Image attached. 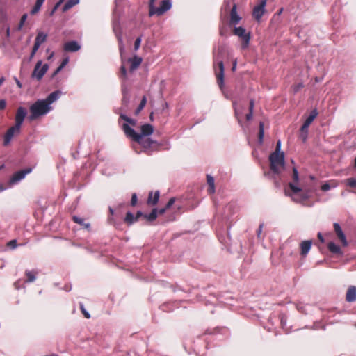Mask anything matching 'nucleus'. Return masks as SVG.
Masks as SVG:
<instances>
[{
	"label": "nucleus",
	"mask_w": 356,
	"mask_h": 356,
	"mask_svg": "<svg viewBox=\"0 0 356 356\" xmlns=\"http://www.w3.org/2000/svg\"><path fill=\"white\" fill-rule=\"evenodd\" d=\"M293 181L289 183V191L285 189L286 195L290 196L293 201L306 205L305 202L311 197L310 190H304L299 185V175L296 168H293Z\"/></svg>",
	"instance_id": "f257e3e1"
},
{
	"label": "nucleus",
	"mask_w": 356,
	"mask_h": 356,
	"mask_svg": "<svg viewBox=\"0 0 356 356\" xmlns=\"http://www.w3.org/2000/svg\"><path fill=\"white\" fill-rule=\"evenodd\" d=\"M270 163V171L266 174V176L275 180V184L280 186L279 181L280 174L281 170L284 168V154L273 152L269 156Z\"/></svg>",
	"instance_id": "f03ea898"
},
{
	"label": "nucleus",
	"mask_w": 356,
	"mask_h": 356,
	"mask_svg": "<svg viewBox=\"0 0 356 356\" xmlns=\"http://www.w3.org/2000/svg\"><path fill=\"white\" fill-rule=\"evenodd\" d=\"M223 47L218 46L213 51V67L217 79V83L220 89L224 86V63L222 60Z\"/></svg>",
	"instance_id": "7ed1b4c3"
},
{
	"label": "nucleus",
	"mask_w": 356,
	"mask_h": 356,
	"mask_svg": "<svg viewBox=\"0 0 356 356\" xmlns=\"http://www.w3.org/2000/svg\"><path fill=\"white\" fill-rule=\"evenodd\" d=\"M119 78L122 81L121 91L122 94V106L120 109L122 111H126L128 109L131 95L129 86L126 83L127 80L128 79V73L127 68H125L124 60H122V64L120 67Z\"/></svg>",
	"instance_id": "20e7f679"
},
{
	"label": "nucleus",
	"mask_w": 356,
	"mask_h": 356,
	"mask_svg": "<svg viewBox=\"0 0 356 356\" xmlns=\"http://www.w3.org/2000/svg\"><path fill=\"white\" fill-rule=\"evenodd\" d=\"M113 31L115 33V35H116V37L118 38V43H119V51H120V53L121 55V65L122 64V60H124L125 65L127 63H130L129 72V73H133L140 66V65L141 64V63L143 61V59L141 57H140L137 55H135L132 58H129L127 60L124 59L122 57V54L124 51V45L123 44L122 36L120 33H117V24H115L113 25Z\"/></svg>",
	"instance_id": "39448f33"
},
{
	"label": "nucleus",
	"mask_w": 356,
	"mask_h": 356,
	"mask_svg": "<svg viewBox=\"0 0 356 356\" xmlns=\"http://www.w3.org/2000/svg\"><path fill=\"white\" fill-rule=\"evenodd\" d=\"M52 110L53 107H49L42 99H38L30 106V115L28 116V119L29 121L35 120L46 115Z\"/></svg>",
	"instance_id": "423d86ee"
},
{
	"label": "nucleus",
	"mask_w": 356,
	"mask_h": 356,
	"mask_svg": "<svg viewBox=\"0 0 356 356\" xmlns=\"http://www.w3.org/2000/svg\"><path fill=\"white\" fill-rule=\"evenodd\" d=\"M122 129L125 135L134 141H139V140H141L142 138L152 135L154 131V127L150 124H143L141 127L140 134L136 133L135 130L132 129L127 123L123 124Z\"/></svg>",
	"instance_id": "0eeeda50"
},
{
	"label": "nucleus",
	"mask_w": 356,
	"mask_h": 356,
	"mask_svg": "<svg viewBox=\"0 0 356 356\" xmlns=\"http://www.w3.org/2000/svg\"><path fill=\"white\" fill-rule=\"evenodd\" d=\"M238 207L236 202H231L226 204L223 208L221 213V220L225 222L227 228L229 229L231 225L237 219Z\"/></svg>",
	"instance_id": "6e6552de"
},
{
	"label": "nucleus",
	"mask_w": 356,
	"mask_h": 356,
	"mask_svg": "<svg viewBox=\"0 0 356 356\" xmlns=\"http://www.w3.org/2000/svg\"><path fill=\"white\" fill-rule=\"evenodd\" d=\"M172 8V2L170 0H162L159 7L154 6L152 10H149V16L152 17L154 15L161 16Z\"/></svg>",
	"instance_id": "1a4fd4ad"
},
{
	"label": "nucleus",
	"mask_w": 356,
	"mask_h": 356,
	"mask_svg": "<svg viewBox=\"0 0 356 356\" xmlns=\"http://www.w3.org/2000/svg\"><path fill=\"white\" fill-rule=\"evenodd\" d=\"M234 34L242 40L241 48L245 49L248 47L250 40V32L247 33L245 28L242 26L234 28Z\"/></svg>",
	"instance_id": "9d476101"
},
{
	"label": "nucleus",
	"mask_w": 356,
	"mask_h": 356,
	"mask_svg": "<svg viewBox=\"0 0 356 356\" xmlns=\"http://www.w3.org/2000/svg\"><path fill=\"white\" fill-rule=\"evenodd\" d=\"M42 64V60H38L31 74V76L33 78H35L38 81H40L42 79L49 69L48 64L45 63L43 65Z\"/></svg>",
	"instance_id": "9b49d317"
},
{
	"label": "nucleus",
	"mask_w": 356,
	"mask_h": 356,
	"mask_svg": "<svg viewBox=\"0 0 356 356\" xmlns=\"http://www.w3.org/2000/svg\"><path fill=\"white\" fill-rule=\"evenodd\" d=\"M31 168H26L25 169L15 172L8 181L9 187L17 184L21 180L25 178L26 175L31 172Z\"/></svg>",
	"instance_id": "f8f14e48"
},
{
	"label": "nucleus",
	"mask_w": 356,
	"mask_h": 356,
	"mask_svg": "<svg viewBox=\"0 0 356 356\" xmlns=\"http://www.w3.org/2000/svg\"><path fill=\"white\" fill-rule=\"evenodd\" d=\"M27 115V110L26 108L23 106H19L17 108L16 114H15V128L21 129V127L24 122V120Z\"/></svg>",
	"instance_id": "ddd939ff"
},
{
	"label": "nucleus",
	"mask_w": 356,
	"mask_h": 356,
	"mask_svg": "<svg viewBox=\"0 0 356 356\" xmlns=\"http://www.w3.org/2000/svg\"><path fill=\"white\" fill-rule=\"evenodd\" d=\"M139 145H140L143 149V152H145L147 155H151L153 152L152 149V145L156 144L157 142L152 140L151 138H142L139 141H136Z\"/></svg>",
	"instance_id": "4468645a"
},
{
	"label": "nucleus",
	"mask_w": 356,
	"mask_h": 356,
	"mask_svg": "<svg viewBox=\"0 0 356 356\" xmlns=\"http://www.w3.org/2000/svg\"><path fill=\"white\" fill-rule=\"evenodd\" d=\"M267 0H261L259 5L255 6L252 10V16L257 22H260L265 13V6Z\"/></svg>",
	"instance_id": "2eb2a0df"
},
{
	"label": "nucleus",
	"mask_w": 356,
	"mask_h": 356,
	"mask_svg": "<svg viewBox=\"0 0 356 356\" xmlns=\"http://www.w3.org/2000/svg\"><path fill=\"white\" fill-rule=\"evenodd\" d=\"M333 227L334 232L338 238L341 241L342 245L344 247L347 246L348 243L346 239V236L343 232L340 225L338 222H334Z\"/></svg>",
	"instance_id": "dca6fc26"
},
{
	"label": "nucleus",
	"mask_w": 356,
	"mask_h": 356,
	"mask_svg": "<svg viewBox=\"0 0 356 356\" xmlns=\"http://www.w3.org/2000/svg\"><path fill=\"white\" fill-rule=\"evenodd\" d=\"M19 132H20V129L15 128V125L10 127L7 130V131L4 136L3 145L7 146L10 143L15 134H19Z\"/></svg>",
	"instance_id": "f3484780"
},
{
	"label": "nucleus",
	"mask_w": 356,
	"mask_h": 356,
	"mask_svg": "<svg viewBox=\"0 0 356 356\" xmlns=\"http://www.w3.org/2000/svg\"><path fill=\"white\" fill-rule=\"evenodd\" d=\"M80 49L81 45L75 40L67 42L63 46V50L66 52H76Z\"/></svg>",
	"instance_id": "a211bd4d"
},
{
	"label": "nucleus",
	"mask_w": 356,
	"mask_h": 356,
	"mask_svg": "<svg viewBox=\"0 0 356 356\" xmlns=\"http://www.w3.org/2000/svg\"><path fill=\"white\" fill-rule=\"evenodd\" d=\"M61 95V91L55 90L53 92L50 93L45 99H42L44 102L48 104L49 107H52L51 105L54 102L57 101Z\"/></svg>",
	"instance_id": "6ab92c4d"
},
{
	"label": "nucleus",
	"mask_w": 356,
	"mask_h": 356,
	"mask_svg": "<svg viewBox=\"0 0 356 356\" xmlns=\"http://www.w3.org/2000/svg\"><path fill=\"white\" fill-rule=\"evenodd\" d=\"M327 247L328 250L331 253L338 255V256H343V252L341 250L340 246L339 245L336 244L334 242H333V241L329 242L327 245Z\"/></svg>",
	"instance_id": "aec40b11"
},
{
	"label": "nucleus",
	"mask_w": 356,
	"mask_h": 356,
	"mask_svg": "<svg viewBox=\"0 0 356 356\" xmlns=\"http://www.w3.org/2000/svg\"><path fill=\"white\" fill-rule=\"evenodd\" d=\"M346 300L348 302H355L356 300V286H350L348 287L347 292H346Z\"/></svg>",
	"instance_id": "412c9836"
},
{
	"label": "nucleus",
	"mask_w": 356,
	"mask_h": 356,
	"mask_svg": "<svg viewBox=\"0 0 356 356\" xmlns=\"http://www.w3.org/2000/svg\"><path fill=\"white\" fill-rule=\"evenodd\" d=\"M312 241H304L300 243V254L302 256L305 257L309 252L312 248Z\"/></svg>",
	"instance_id": "4be33fe9"
},
{
	"label": "nucleus",
	"mask_w": 356,
	"mask_h": 356,
	"mask_svg": "<svg viewBox=\"0 0 356 356\" xmlns=\"http://www.w3.org/2000/svg\"><path fill=\"white\" fill-rule=\"evenodd\" d=\"M160 192L159 191H155L154 194L150 191L148 195L147 204L149 205H156L159 200Z\"/></svg>",
	"instance_id": "5701e85b"
},
{
	"label": "nucleus",
	"mask_w": 356,
	"mask_h": 356,
	"mask_svg": "<svg viewBox=\"0 0 356 356\" xmlns=\"http://www.w3.org/2000/svg\"><path fill=\"white\" fill-rule=\"evenodd\" d=\"M241 17L237 14L236 4H234L230 11V22L234 24H238Z\"/></svg>",
	"instance_id": "b1692460"
},
{
	"label": "nucleus",
	"mask_w": 356,
	"mask_h": 356,
	"mask_svg": "<svg viewBox=\"0 0 356 356\" xmlns=\"http://www.w3.org/2000/svg\"><path fill=\"white\" fill-rule=\"evenodd\" d=\"M180 302H168L165 304L162 308L163 310L167 309L168 312H173L176 309H179L181 307L185 308L184 306L181 305Z\"/></svg>",
	"instance_id": "393cba45"
},
{
	"label": "nucleus",
	"mask_w": 356,
	"mask_h": 356,
	"mask_svg": "<svg viewBox=\"0 0 356 356\" xmlns=\"http://www.w3.org/2000/svg\"><path fill=\"white\" fill-rule=\"evenodd\" d=\"M108 211H109V213H110V216H108V218H107L108 222L109 224L113 225L115 227H118V226L120 224L118 223L117 221H116V219H115V209L113 207H108Z\"/></svg>",
	"instance_id": "a878e982"
},
{
	"label": "nucleus",
	"mask_w": 356,
	"mask_h": 356,
	"mask_svg": "<svg viewBox=\"0 0 356 356\" xmlns=\"http://www.w3.org/2000/svg\"><path fill=\"white\" fill-rule=\"evenodd\" d=\"M37 271L33 270H26L25 271V275L26 277V280H24V282L25 283H31V282H35V280H36V274H37Z\"/></svg>",
	"instance_id": "bb28decb"
},
{
	"label": "nucleus",
	"mask_w": 356,
	"mask_h": 356,
	"mask_svg": "<svg viewBox=\"0 0 356 356\" xmlns=\"http://www.w3.org/2000/svg\"><path fill=\"white\" fill-rule=\"evenodd\" d=\"M207 182L209 186V188H208L209 193H210V194L214 193H215V181H214L213 177L211 175H207Z\"/></svg>",
	"instance_id": "cd10ccee"
},
{
	"label": "nucleus",
	"mask_w": 356,
	"mask_h": 356,
	"mask_svg": "<svg viewBox=\"0 0 356 356\" xmlns=\"http://www.w3.org/2000/svg\"><path fill=\"white\" fill-rule=\"evenodd\" d=\"M72 219L74 222L79 224L80 225L83 226L86 229H89L90 227V224L89 222H86L85 220L81 217H79L77 216H74L72 217Z\"/></svg>",
	"instance_id": "c85d7f7f"
},
{
	"label": "nucleus",
	"mask_w": 356,
	"mask_h": 356,
	"mask_svg": "<svg viewBox=\"0 0 356 356\" xmlns=\"http://www.w3.org/2000/svg\"><path fill=\"white\" fill-rule=\"evenodd\" d=\"M80 0H68L63 6L62 10L63 13L67 11L79 3Z\"/></svg>",
	"instance_id": "c756f323"
},
{
	"label": "nucleus",
	"mask_w": 356,
	"mask_h": 356,
	"mask_svg": "<svg viewBox=\"0 0 356 356\" xmlns=\"http://www.w3.org/2000/svg\"><path fill=\"white\" fill-rule=\"evenodd\" d=\"M317 115H318L317 110L316 109L312 110L310 112L309 116L306 118L304 123L306 124L307 125L309 126L312 123V122L314 120V119L316 118Z\"/></svg>",
	"instance_id": "7c9ffc66"
},
{
	"label": "nucleus",
	"mask_w": 356,
	"mask_h": 356,
	"mask_svg": "<svg viewBox=\"0 0 356 356\" xmlns=\"http://www.w3.org/2000/svg\"><path fill=\"white\" fill-rule=\"evenodd\" d=\"M158 216V209L156 208H154L152 211L149 214H145L144 218L147 219V220L149 222H152L156 219Z\"/></svg>",
	"instance_id": "2f4dec72"
},
{
	"label": "nucleus",
	"mask_w": 356,
	"mask_h": 356,
	"mask_svg": "<svg viewBox=\"0 0 356 356\" xmlns=\"http://www.w3.org/2000/svg\"><path fill=\"white\" fill-rule=\"evenodd\" d=\"M44 1L45 0H36V2L35 3L33 8L30 11L31 15H35L36 13H38L40 11Z\"/></svg>",
	"instance_id": "473e14b6"
},
{
	"label": "nucleus",
	"mask_w": 356,
	"mask_h": 356,
	"mask_svg": "<svg viewBox=\"0 0 356 356\" xmlns=\"http://www.w3.org/2000/svg\"><path fill=\"white\" fill-rule=\"evenodd\" d=\"M47 37V34L44 33V32L40 31L36 35L35 42L41 45L43 42H44L46 41Z\"/></svg>",
	"instance_id": "72a5a7b5"
},
{
	"label": "nucleus",
	"mask_w": 356,
	"mask_h": 356,
	"mask_svg": "<svg viewBox=\"0 0 356 356\" xmlns=\"http://www.w3.org/2000/svg\"><path fill=\"white\" fill-rule=\"evenodd\" d=\"M124 221L128 225H131L134 224L136 222L135 216H134V214L131 211H127V213H126V216H125V218L124 219Z\"/></svg>",
	"instance_id": "f704fd0d"
},
{
	"label": "nucleus",
	"mask_w": 356,
	"mask_h": 356,
	"mask_svg": "<svg viewBox=\"0 0 356 356\" xmlns=\"http://www.w3.org/2000/svg\"><path fill=\"white\" fill-rule=\"evenodd\" d=\"M120 118L126 121L127 122L129 123L130 124L135 126L136 124V121L132 118H130L127 115H125L123 113H120Z\"/></svg>",
	"instance_id": "c9c22d12"
},
{
	"label": "nucleus",
	"mask_w": 356,
	"mask_h": 356,
	"mask_svg": "<svg viewBox=\"0 0 356 356\" xmlns=\"http://www.w3.org/2000/svg\"><path fill=\"white\" fill-rule=\"evenodd\" d=\"M146 103H147L146 97L143 96L142 99H141V101H140V103L139 104V105L138 106L137 108L135 111V114L136 115H138L143 109V108L145 107Z\"/></svg>",
	"instance_id": "e433bc0d"
},
{
	"label": "nucleus",
	"mask_w": 356,
	"mask_h": 356,
	"mask_svg": "<svg viewBox=\"0 0 356 356\" xmlns=\"http://www.w3.org/2000/svg\"><path fill=\"white\" fill-rule=\"evenodd\" d=\"M264 136V122H260L259 123V143L262 144Z\"/></svg>",
	"instance_id": "4c0bfd02"
},
{
	"label": "nucleus",
	"mask_w": 356,
	"mask_h": 356,
	"mask_svg": "<svg viewBox=\"0 0 356 356\" xmlns=\"http://www.w3.org/2000/svg\"><path fill=\"white\" fill-rule=\"evenodd\" d=\"M346 186L356 188V179L353 177L348 178L344 181Z\"/></svg>",
	"instance_id": "58836bf2"
},
{
	"label": "nucleus",
	"mask_w": 356,
	"mask_h": 356,
	"mask_svg": "<svg viewBox=\"0 0 356 356\" xmlns=\"http://www.w3.org/2000/svg\"><path fill=\"white\" fill-rule=\"evenodd\" d=\"M18 246L17 241L16 239H13L8 242L7 247L10 250H14Z\"/></svg>",
	"instance_id": "ea45409f"
},
{
	"label": "nucleus",
	"mask_w": 356,
	"mask_h": 356,
	"mask_svg": "<svg viewBox=\"0 0 356 356\" xmlns=\"http://www.w3.org/2000/svg\"><path fill=\"white\" fill-rule=\"evenodd\" d=\"M27 17H28V15L26 13L22 15V16L21 17V19H20V22L19 23V25H18V29L20 30L22 29L26 19H27Z\"/></svg>",
	"instance_id": "a19ab883"
},
{
	"label": "nucleus",
	"mask_w": 356,
	"mask_h": 356,
	"mask_svg": "<svg viewBox=\"0 0 356 356\" xmlns=\"http://www.w3.org/2000/svg\"><path fill=\"white\" fill-rule=\"evenodd\" d=\"M304 87V85L302 83H299L298 84L293 85L292 87L293 93H297L300 91V89H302Z\"/></svg>",
	"instance_id": "79ce46f5"
},
{
	"label": "nucleus",
	"mask_w": 356,
	"mask_h": 356,
	"mask_svg": "<svg viewBox=\"0 0 356 356\" xmlns=\"http://www.w3.org/2000/svg\"><path fill=\"white\" fill-rule=\"evenodd\" d=\"M14 286L15 288V289L17 290H19L20 289H24V283L21 280H17L15 283H14Z\"/></svg>",
	"instance_id": "37998d69"
},
{
	"label": "nucleus",
	"mask_w": 356,
	"mask_h": 356,
	"mask_svg": "<svg viewBox=\"0 0 356 356\" xmlns=\"http://www.w3.org/2000/svg\"><path fill=\"white\" fill-rule=\"evenodd\" d=\"M64 0H59L54 6L53 9L50 12V15H53L55 13V11L58 8V7L63 3Z\"/></svg>",
	"instance_id": "c03bdc74"
},
{
	"label": "nucleus",
	"mask_w": 356,
	"mask_h": 356,
	"mask_svg": "<svg viewBox=\"0 0 356 356\" xmlns=\"http://www.w3.org/2000/svg\"><path fill=\"white\" fill-rule=\"evenodd\" d=\"M142 38L141 36L138 37L134 42V49L136 51L139 49L141 44Z\"/></svg>",
	"instance_id": "a18cd8bd"
},
{
	"label": "nucleus",
	"mask_w": 356,
	"mask_h": 356,
	"mask_svg": "<svg viewBox=\"0 0 356 356\" xmlns=\"http://www.w3.org/2000/svg\"><path fill=\"white\" fill-rule=\"evenodd\" d=\"M231 1L232 0H225L222 8L227 10L230 7Z\"/></svg>",
	"instance_id": "49530a36"
},
{
	"label": "nucleus",
	"mask_w": 356,
	"mask_h": 356,
	"mask_svg": "<svg viewBox=\"0 0 356 356\" xmlns=\"http://www.w3.org/2000/svg\"><path fill=\"white\" fill-rule=\"evenodd\" d=\"M137 195L136 193H133L132 194V196H131V206H135L137 203Z\"/></svg>",
	"instance_id": "de8ad7c7"
},
{
	"label": "nucleus",
	"mask_w": 356,
	"mask_h": 356,
	"mask_svg": "<svg viewBox=\"0 0 356 356\" xmlns=\"http://www.w3.org/2000/svg\"><path fill=\"white\" fill-rule=\"evenodd\" d=\"M175 197H172V198H170V199L168 200V203L166 204V205H165V207L167 209H170V208L173 205V204L175 203Z\"/></svg>",
	"instance_id": "09e8293b"
},
{
	"label": "nucleus",
	"mask_w": 356,
	"mask_h": 356,
	"mask_svg": "<svg viewBox=\"0 0 356 356\" xmlns=\"http://www.w3.org/2000/svg\"><path fill=\"white\" fill-rule=\"evenodd\" d=\"M274 152H275V153H284L283 152L281 151V141L280 140L277 142L275 150Z\"/></svg>",
	"instance_id": "8fccbe9b"
},
{
	"label": "nucleus",
	"mask_w": 356,
	"mask_h": 356,
	"mask_svg": "<svg viewBox=\"0 0 356 356\" xmlns=\"http://www.w3.org/2000/svg\"><path fill=\"white\" fill-rule=\"evenodd\" d=\"M331 188L330 185L328 183H325L321 186V190L323 191H327Z\"/></svg>",
	"instance_id": "3c124183"
},
{
	"label": "nucleus",
	"mask_w": 356,
	"mask_h": 356,
	"mask_svg": "<svg viewBox=\"0 0 356 356\" xmlns=\"http://www.w3.org/2000/svg\"><path fill=\"white\" fill-rule=\"evenodd\" d=\"M69 63V58H65L60 65H59L60 67H62L63 69L65 67V65H67V64Z\"/></svg>",
	"instance_id": "603ef678"
},
{
	"label": "nucleus",
	"mask_w": 356,
	"mask_h": 356,
	"mask_svg": "<svg viewBox=\"0 0 356 356\" xmlns=\"http://www.w3.org/2000/svg\"><path fill=\"white\" fill-rule=\"evenodd\" d=\"M307 135H308V133H306V132H301L300 133V138L302 139V142L303 143H305L307 139Z\"/></svg>",
	"instance_id": "864d4df0"
},
{
	"label": "nucleus",
	"mask_w": 356,
	"mask_h": 356,
	"mask_svg": "<svg viewBox=\"0 0 356 356\" xmlns=\"http://www.w3.org/2000/svg\"><path fill=\"white\" fill-rule=\"evenodd\" d=\"M144 215L143 213L141 211H138L136 213V216H135V220L136 222H137L139 219L140 217L141 216H143L144 217Z\"/></svg>",
	"instance_id": "5fc2aeb1"
},
{
	"label": "nucleus",
	"mask_w": 356,
	"mask_h": 356,
	"mask_svg": "<svg viewBox=\"0 0 356 356\" xmlns=\"http://www.w3.org/2000/svg\"><path fill=\"white\" fill-rule=\"evenodd\" d=\"M62 70L63 68L58 66L51 74V78L55 77Z\"/></svg>",
	"instance_id": "6e6d98bb"
},
{
	"label": "nucleus",
	"mask_w": 356,
	"mask_h": 356,
	"mask_svg": "<svg viewBox=\"0 0 356 356\" xmlns=\"http://www.w3.org/2000/svg\"><path fill=\"white\" fill-rule=\"evenodd\" d=\"M309 126H308L306 124L303 123V124L302 125V127L300 128V131L301 132L308 133V128H309Z\"/></svg>",
	"instance_id": "4d7b16f0"
},
{
	"label": "nucleus",
	"mask_w": 356,
	"mask_h": 356,
	"mask_svg": "<svg viewBox=\"0 0 356 356\" xmlns=\"http://www.w3.org/2000/svg\"><path fill=\"white\" fill-rule=\"evenodd\" d=\"M263 227H264V223H260L259 226V228L257 230V235L258 237H260V234L262 232V229H263Z\"/></svg>",
	"instance_id": "13d9d810"
},
{
	"label": "nucleus",
	"mask_w": 356,
	"mask_h": 356,
	"mask_svg": "<svg viewBox=\"0 0 356 356\" xmlns=\"http://www.w3.org/2000/svg\"><path fill=\"white\" fill-rule=\"evenodd\" d=\"M6 102L5 99H1L0 100V110H3L6 108Z\"/></svg>",
	"instance_id": "bf43d9fd"
},
{
	"label": "nucleus",
	"mask_w": 356,
	"mask_h": 356,
	"mask_svg": "<svg viewBox=\"0 0 356 356\" xmlns=\"http://www.w3.org/2000/svg\"><path fill=\"white\" fill-rule=\"evenodd\" d=\"M156 0H149V10H152L154 8V3Z\"/></svg>",
	"instance_id": "052dcab7"
},
{
	"label": "nucleus",
	"mask_w": 356,
	"mask_h": 356,
	"mask_svg": "<svg viewBox=\"0 0 356 356\" xmlns=\"http://www.w3.org/2000/svg\"><path fill=\"white\" fill-rule=\"evenodd\" d=\"M317 236H318V240H319L321 243H324V238H323V234H322L321 232H318V233Z\"/></svg>",
	"instance_id": "680f3d73"
},
{
	"label": "nucleus",
	"mask_w": 356,
	"mask_h": 356,
	"mask_svg": "<svg viewBox=\"0 0 356 356\" xmlns=\"http://www.w3.org/2000/svg\"><path fill=\"white\" fill-rule=\"evenodd\" d=\"M236 65H237V60L236 59H235L234 61H233V64H232V72H234L236 69Z\"/></svg>",
	"instance_id": "e2e57ef3"
},
{
	"label": "nucleus",
	"mask_w": 356,
	"mask_h": 356,
	"mask_svg": "<svg viewBox=\"0 0 356 356\" xmlns=\"http://www.w3.org/2000/svg\"><path fill=\"white\" fill-rule=\"evenodd\" d=\"M253 111H250L246 115V120H250L252 118Z\"/></svg>",
	"instance_id": "0e129e2a"
},
{
	"label": "nucleus",
	"mask_w": 356,
	"mask_h": 356,
	"mask_svg": "<svg viewBox=\"0 0 356 356\" xmlns=\"http://www.w3.org/2000/svg\"><path fill=\"white\" fill-rule=\"evenodd\" d=\"M79 308H80L81 312H87V310L86 309V308L84 307L83 303H82V302H79Z\"/></svg>",
	"instance_id": "69168bd1"
},
{
	"label": "nucleus",
	"mask_w": 356,
	"mask_h": 356,
	"mask_svg": "<svg viewBox=\"0 0 356 356\" xmlns=\"http://www.w3.org/2000/svg\"><path fill=\"white\" fill-rule=\"evenodd\" d=\"M40 44H39L38 43H36L35 42L34 44H33V49H34L35 51H38V49L40 48Z\"/></svg>",
	"instance_id": "338daca9"
},
{
	"label": "nucleus",
	"mask_w": 356,
	"mask_h": 356,
	"mask_svg": "<svg viewBox=\"0 0 356 356\" xmlns=\"http://www.w3.org/2000/svg\"><path fill=\"white\" fill-rule=\"evenodd\" d=\"M253 108H254V100L251 99L250 101V108H249L250 111H253Z\"/></svg>",
	"instance_id": "774afa93"
}]
</instances>
